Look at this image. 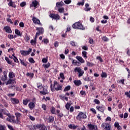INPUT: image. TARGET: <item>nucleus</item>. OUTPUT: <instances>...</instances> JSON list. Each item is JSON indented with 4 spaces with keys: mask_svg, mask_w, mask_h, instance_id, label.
I'll return each instance as SVG.
<instances>
[{
    "mask_svg": "<svg viewBox=\"0 0 130 130\" xmlns=\"http://www.w3.org/2000/svg\"><path fill=\"white\" fill-rule=\"evenodd\" d=\"M15 33L16 35H17L18 36H22V34L21 33V32L20 31V30H19L17 29H16L15 30Z\"/></svg>",
    "mask_w": 130,
    "mask_h": 130,
    "instance_id": "obj_32",
    "label": "nucleus"
},
{
    "mask_svg": "<svg viewBox=\"0 0 130 130\" xmlns=\"http://www.w3.org/2000/svg\"><path fill=\"white\" fill-rule=\"evenodd\" d=\"M26 5H27V3L25 2H23L20 3V7H25Z\"/></svg>",
    "mask_w": 130,
    "mask_h": 130,
    "instance_id": "obj_54",
    "label": "nucleus"
},
{
    "mask_svg": "<svg viewBox=\"0 0 130 130\" xmlns=\"http://www.w3.org/2000/svg\"><path fill=\"white\" fill-rule=\"evenodd\" d=\"M88 40L90 44H93V43H94V40H93V39L89 38Z\"/></svg>",
    "mask_w": 130,
    "mask_h": 130,
    "instance_id": "obj_55",
    "label": "nucleus"
},
{
    "mask_svg": "<svg viewBox=\"0 0 130 130\" xmlns=\"http://www.w3.org/2000/svg\"><path fill=\"white\" fill-rule=\"evenodd\" d=\"M28 60L31 63H35V61L34 60V59H33V58L32 57L29 58L28 59Z\"/></svg>",
    "mask_w": 130,
    "mask_h": 130,
    "instance_id": "obj_49",
    "label": "nucleus"
},
{
    "mask_svg": "<svg viewBox=\"0 0 130 130\" xmlns=\"http://www.w3.org/2000/svg\"><path fill=\"white\" fill-rule=\"evenodd\" d=\"M60 77L62 80H64L65 77H64V75L63 74V73H60Z\"/></svg>",
    "mask_w": 130,
    "mask_h": 130,
    "instance_id": "obj_53",
    "label": "nucleus"
},
{
    "mask_svg": "<svg viewBox=\"0 0 130 130\" xmlns=\"http://www.w3.org/2000/svg\"><path fill=\"white\" fill-rule=\"evenodd\" d=\"M20 111H21V112H22V113H23L24 114H27V113H28V110H25L24 109H22L20 110Z\"/></svg>",
    "mask_w": 130,
    "mask_h": 130,
    "instance_id": "obj_40",
    "label": "nucleus"
},
{
    "mask_svg": "<svg viewBox=\"0 0 130 130\" xmlns=\"http://www.w3.org/2000/svg\"><path fill=\"white\" fill-rule=\"evenodd\" d=\"M74 29H79L80 30H85V27L81 22H76L72 25Z\"/></svg>",
    "mask_w": 130,
    "mask_h": 130,
    "instance_id": "obj_3",
    "label": "nucleus"
},
{
    "mask_svg": "<svg viewBox=\"0 0 130 130\" xmlns=\"http://www.w3.org/2000/svg\"><path fill=\"white\" fill-rule=\"evenodd\" d=\"M50 112L52 113V114H56V112H55V108L54 107H51Z\"/></svg>",
    "mask_w": 130,
    "mask_h": 130,
    "instance_id": "obj_28",
    "label": "nucleus"
},
{
    "mask_svg": "<svg viewBox=\"0 0 130 130\" xmlns=\"http://www.w3.org/2000/svg\"><path fill=\"white\" fill-rule=\"evenodd\" d=\"M125 95L127 97H128V98H130V93H129V92H125Z\"/></svg>",
    "mask_w": 130,
    "mask_h": 130,
    "instance_id": "obj_64",
    "label": "nucleus"
},
{
    "mask_svg": "<svg viewBox=\"0 0 130 130\" xmlns=\"http://www.w3.org/2000/svg\"><path fill=\"white\" fill-rule=\"evenodd\" d=\"M16 117L15 121H16V124H20L21 123V118L22 117V114L18 112L15 113Z\"/></svg>",
    "mask_w": 130,
    "mask_h": 130,
    "instance_id": "obj_6",
    "label": "nucleus"
},
{
    "mask_svg": "<svg viewBox=\"0 0 130 130\" xmlns=\"http://www.w3.org/2000/svg\"><path fill=\"white\" fill-rule=\"evenodd\" d=\"M76 58L78 59V60H79V61L81 63H84L85 62V60L81 56H77L76 57Z\"/></svg>",
    "mask_w": 130,
    "mask_h": 130,
    "instance_id": "obj_22",
    "label": "nucleus"
},
{
    "mask_svg": "<svg viewBox=\"0 0 130 130\" xmlns=\"http://www.w3.org/2000/svg\"><path fill=\"white\" fill-rule=\"evenodd\" d=\"M114 125L115 127H117V129H121V127L119 125V123H118V122H115Z\"/></svg>",
    "mask_w": 130,
    "mask_h": 130,
    "instance_id": "obj_30",
    "label": "nucleus"
},
{
    "mask_svg": "<svg viewBox=\"0 0 130 130\" xmlns=\"http://www.w3.org/2000/svg\"><path fill=\"white\" fill-rule=\"evenodd\" d=\"M30 44L31 45H32V46H35V45H36V41L35 40H31Z\"/></svg>",
    "mask_w": 130,
    "mask_h": 130,
    "instance_id": "obj_39",
    "label": "nucleus"
},
{
    "mask_svg": "<svg viewBox=\"0 0 130 130\" xmlns=\"http://www.w3.org/2000/svg\"><path fill=\"white\" fill-rule=\"evenodd\" d=\"M30 101V100L28 99H26L25 100H23V104L24 105H27L28 104V103Z\"/></svg>",
    "mask_w": 130,
    "mask_h": 130,
    "instance_id": "obj_33",
    "label": "nucleus"
},
{
    "mask_svg": "<svg viewBox=\"0 0 130 130\" xmlns=\"http://www.w3.org/2000/svg\"><path fill=\"white\" fill-rule=\"evenodd\" d=\"M4 76L2 77V81H7V79L8 78V76H7V71H4L3 72Z\"/></svg>",
    "mask_w": 130,
    "mask_h": 130,
    "instance_id": "obj_16",
    "label": "nucleus"
},
{
    "mask_svg": "<svg viewBox=\"0 0 130 130\" xmlns=\"http://www.w3.org/2000/svg\"><path fill=\"white\" fill-rule=\"evenodd\" d=\"M32 21L34 24H38V25H41V23H40V20L35 17L32 18Z\"/></svg>",
    "mask_w": 130,
    "mask_h": 130,
    "instance_id": "obj_15",
    "label": "nucleus"
},
{
    "mask_svg": "<svg viewBox=\"0 0 130 130\" xmlns=\"http://www.w3.org/2000/svg\"><path fill=\"white\" fill-rule=\"evenodd\" d=\"M48 42H49V41L47 39H44L42 41V43H45V44H47Z\"/></svg>",
    "mask_w": 130,
    "mask_h": 130,
    "instance_id": "obj_41",
    "label": "nucleus"
},
{
    "mask_svg": "<svg viewBox=\"0 0 130 130\" xmlns=\"http://www.w3.org/2000/svg\"><path fill=\"white\" fill-rule=\"evenodd\" d=\"M28 117L29 119H30V120H31L32 121H34V120H35V117H34V116H32L31 115H29L28 116Z\"/></svg>",
    "mask_w": 130,
    "mask_h": 130,
    "instance_id": "obj_51",
    "label": "nucleus"
},
{
    "mask_svg": "<svg viewBox=\"0 0 130 130\" xmlns=\"http://www.w3.org/2000/svg\"><path fill=\"white\" fill-rule=\"evenodd\" d=\"M25 40L26 42H28L29 40H30V36H28L27 35H26L25 36Z\"/></svg>",
    "mask_w": 130,
    "mask_h": 130,
    "instance_id": "obj_48",
    "label": "nucleus"
},
{
    "mask_svg": "<svg viewBox=\"0 0 130 130\" xmlns=\"http://www.w3.org/2000/svg\"><path fill=\"white\" fill-rule=\"evenodd\" d=\"M73 83L75 84L76 86H81V85H82V82L80 80H75L74 81Z\"/></svg>",
    "mask_w": 130,
    "mask_h": 130,
    "instance_id": "obj_20",
    "label": "nucleus"
},
{
    "mask_svg": "<svg viewBox=\"0 0 130 130\" xmlns=\"http://www.w3.org/2000/svg\"><path fill=\"white\" fill-rule=\"evenodd\" d=\"M2 112L4 113V114H6V115L7 116V117L6 118V120L8 122H10L11 123H12L13 124H17V122L16 121V119H15V116L11 114V113H7L6 112H4V110H2Z\"/></svg>",
    "mask_w": 130,
    "mask_h": 130,
    "instance_id": "obj_1",
    "label": "nucleus"
},
{
    "mask_svg": "<svg viewBox=\"0 0 130 130\" xmlns=\"http://www.w3.org/2000/svg\"><path fill=\"white\" fill-rule=\"evenodd\" d=\"M4 29L5 30L6 33H12V29L9 26H6L4 27Z\"/></svg>",
    "mask_w": 130,
    "mask_h": 130,
    "instance_id": "obj_18",
    "label": "nucleus"
},
{
    "mask_svg": "<svg viewBox=\"0 0 130 130\" xmlns=\"http://www.w3.org/2000/svg\"><path fill=\"white\" fill-rule=\"evenodd\" d=\"M5 59L9 64H12V61L10 60L8 57H5Z\"/></svg>",
    "mask_w": 130,
    "mask_h": 130,
    "instance_id": "obj_35",
    "label": "nucleus"
},
{
    "mask_svg": "<svg viewBox=\"0 0 130 130\" xmlns=\"http://www.w3.org/2000/svg\"><path fill=\"white\" fill-rule=\"evenodd\" d=\"M43 88V90L40 91V94H42V95H46L47 94H48L49 92L47 90V89H48V86H47V85H45Z\"/></svg>",
    "mask_w": 130,
    "mask_h": 130,
    "instance_id": "obj_8",
    "label": "nucleus"
},
{
    "mask_svg": "<svg viewBox=\"0 0 130 130\" xmlns=\"http://www.w3.org/2000/svg\"><path fill=\"white\" fill-rule=\"evenodd\" d=\"M37 5H38V2L37 1L35 0L32 2L31 4H30V8L31 7H34V8H36L37 7Z\"/></svg>",
    "mask_w": 130,
    "mask_h": 130,
    "instance_id": "obj_17",
    "label": "nucleus"
},
{
    "mask_svg": "<svg viewBox=\"0 0 130 130\" xmlns=\"http://www.w3.org/2000/svg\"><path fill=\"white\" fill-rule=\"evenodd\" d=\"M53 86L52 87V84L50 85L51 91L54 92V91H60L62 89V86L60 85L58 82L56 81H54Z\"/></svg>",
    "mask_w": 130,
    "mask_h": 130,
    "instance_id": "obj_2",
    "label": "nucleus"
},
{
    "mask_svg": "<svg viewBox=\"0 0 130 130\" xmlns=\"http://www.w3.org/2000/svg\"><path fill=\"white\" fill-rule=\"evenodd\" d=\"M80 94H81V95H86V91L81 90L80 91Z\"/></svg>",
    "mask_w": 130,
    "mask_h": 130,
    "instance_id": "obj_63",
    "label": "nucleus"
},
{
    "mask_svg": "<svg viewBox=\"0 0 130 130\" xmlns=\"http://www.w3.org/2000/svg\"><path fill=\"white\" fill-rule=\"evenodd\" d=\"M96 108L98 111L102 112V113H104V110L106 109V107H105L104 105L97 106Z\"/></svg>",
    "mask_w": 130,
    "mask_h": 130,
    "instance_id": "obj_9",
    "label": "nucleus"
},
{
    "mask_svg": "<svg viewBox=\"0 0 130 130\" xmlns=\"http://www.w3.org/2000/svg\"><path fill=\"white\" fill-rule=\"evenodd\" d=\"M28 107L30 110H32L34 109V107H35V104L33 102H30L28 104Z\"/></svg>",
    "mask_w": 130,
    "mask_h": 130,
    "instance_id": "obj_19",
    "label": "nucleus"
},
{
    "mask_svg": "<svg viewBox=\"0 0 130 130\" xmlns=\"http://www.w3.org/2000/svg\"><path fill=\"white\" fill-rule=\"evenodd\" d=\"M48 121L49 123H51L52 122H53V121H54V117L52 116H50L48 118Z\"/></svg>",
    "mask_w": 130,
    "mask_h": 130,
    "instance_id": "obj_25",
    "label": "nucleus"
},
{
    "mask_svg": "<svg viewBox=\"0 0 130 130\" xmlns=\"http://www.w3.org/2000/svg\"><path fill=\"white\" fill-rule=\"evenodd\" d=\"M64 3L66 4V5H69L72 3V0H65L64 1Z\"/></svg>",
    "mask_w": 130,
    "mask_h": 130,
    "instance_id": "obj_52",
    "label": "nucleus"
},
{
    "mask_svg": "<svg viewBox=\"0 0 130 130\" xmlns=\"http://www.w3.org/2000/svg\"><path fill=\"white\" fill-rule=\"evenodd\" d=\"M42 108L45 111H46V105L45 104H43L42 105Z\"/></svg>",
    "mask_w": 130,
    "mask_h": 130,
    "instance_id": "obj_60",
    "label": "nucleus"
},
{
    "mask_svg": "<svg viewBox=\"0 0 130 130\" xmlns=\"http://www.w3.org/2000/svg\"><path fill=\"white\" fill-rule=\"evenodd\" d=\"M70 90H71V86L68 85L64 88L63 92H67V91H70Z\"/></svg>",
    "mask_w": 130,
    "mask_h": 130,
    "instance_id": "obj_36",
    "label": "nucleus"
},
{
    "mask_svg": "<svg viewBox=\"0 0 130 130\" xmlns=\"http://www.w3.org/2000/svg\"><path fill=\"white\" fill-rule=\"evenodd\" d=\"M90 5L89 4H85V8L84 9V11L85 12H89V11H91V8H89Z\"/></svg>",
    "mask_w": 130,
    "mask_h": 130,
    "instance_id": "obj_24",
    "label": "nucleus"
},
{
    "mask_svg": "<svg viewBox=\"0 0 130 130\" xmlns=\"http://www.w3.org/2000/svg\"><path fill=\"white\" fill-rule=\"evenodd\" d=\"M50 17L52 19H54V20H59L60 19V17L58 14H50Z\"/></svg>",
    "mask_w": 130,
    "mask_h": 130,
    "instance_id": "obj_12",
    "label": "nucleus"
},
{
    "mask_svg": "<svg viewBox=\"0 0 130 130\" xmlns=\"http://www.w3.org/2000/svg\"><path fill=\"white\" fill-rule=\"evenodd\" d=\"M101 77L102 78H107V74L105 72H102Z\"/></svg>",
    "mask_w": 130,
    "mask_h": 130,
    "instance_id": "obj_44",
    "label": "nucleus"
},
{
    "mask_svg": "<svg viewBox=\"0 0 130 130\" xmlns=\"http://www.w3.org/2000/svg\"><path fill=\"white\" fill-rule=\"evenodd\" d=\"M6 85H10L12 84V85H14V84H16V79L15 78H9V80L5 82Z\"/></svg>",
    "mask_w": 130,
    "mask_h": 130,
    "instance_id": "obj_10",
    "label": "nucleus"
},
{
    "mask_svg": "<svg viewBox=\"0 0 130 130\" xmlns=\"http://www.w3.org/2000/svg\"><path fill=\"white\" fill-rule=\"evenodd\" d=\"M8 77L9 79H14V78L15 77V73H14V72L12 71L10 72L9 73Z\"/></svg>",
    "mask_w": 130,
    "mask_h": 130,
    "instance_id": "obj_21",
    "label": "nucleus"
},
{
    "mask_svg": "<svg viewBox=\"0 0 130 130\" xmlns=\"http://www.w3.org/2000/svg\"><path fill=\"white\" fill-rule=\"evenodd\" d=\"M0 130H6V126L0 125Z\"/></svg>",
    "mask_w": 130,
    "mask_h": 130,
    "instance_id": "obj_57",
    "label": "nucleus"
},
{
    "mask_svg": "<svg viewBox=\"0 0 130 130\" xmlns=\"http://www.w3.org/2000/svg\"><path fill=\"white\" fill-rule=\"evenodd\" d=\"M103 40L105 41V42H107L109 41V39L106 37V36H103L102 38Z\"/></svg>",
    "mask_w": 130,
    "mask_h": 130,
    "instance_id": "obj_43",
    "label": "nucleus"
},
{
    "mask_svg": "<svg viewBox=\"0 0 130 130\" xmlns=\"http://www.w3.org/2000/svg\"><path fill=\"white\" fill-rule=\"evenodd\" d=\"M19 26L21 28H24V27H25V25L24 24V22H21L19 23Z\"/></svg>",
    "mask_w": 130,
    "mask_h": 130,
    "instance_id": "obj_56",
    "label": "nucleus"
},
{
    "mask_svg": "<svg viewBox=\"0 0 130 130\" xmlns=\"http://www.w3.org/2000/svg\"><path fill=\"white\" fill-rule=\"evenodd\" d=\"M59 13H64V8L63 7L58 8Z\"/></svg>",
    "mask_w": 130,
    "mask_h": 130,
    "instance_id": "obj_37",
    "label": "nucleus"
},
{
    "mask_svg": "<svg viewBox=\"0 0 130 130\" xmlns=\"http://www.w3.org/2000/svg\"><path fill=\"white\" fill-rule=\"evenodd\" d=\"M32 52V48H29L27 51L25 50H21L20 53L21 55H23V56H26L27 55H29L30 53Z\"/></svg>",
    "mask_w": 130,
    "mask_h": 130,
    "instance_id": "obj_7",
    "label": "nucleus"
},
{
    "mask_svg": "<svg viewBox=\"0 0 130 130\" xmlns=\"http://www.w3.org/2000/svg\"><path fill=\"white\" fill-rule=\"evenodd\" d=\"M72 63H73L75 66H79V64H78V63H80V62L77 61V60H73L72 61Z\"/></svg>",
    "mask_w": 130,
    "mask_h": 130,
    "instance_id": "obj_50",
    "label": "nucleus"
},
{
    "mask_svg": "<svg viewBox=\"0 0 130 130\" xmlns=\"http://www.w3.org/2000/svg\"><path fill=\"white\" fill-rule=\"evenodd\" d=\"M71 104L70 103H67L65 105V107L67 110H70V108L71 107Z\"/></svg>",
    "mask_w": 130,
    "mask_h": 130,
    "instance_id": "obj_34",
    "label": "nucleus"
},
{
    "mask_svg": "<svg viewBox=\"0 0 130 130\" xmlns=\"http://www.w3.org/2000/svg\"><path fill=\"white\" fill-rule=\"evenodd\" d=\"M33 130L37 129V128H39V124L34 125L32 126Z\"/></svg>",
    "mask_w": 130,
    "mask_h": 130,
    "instance_id": "obj_47",
    "label": "nucleus"
},
{
    "mask_svg": "<svg viewBox=\"0 0 130 130\" xmlns=\"http://www.w3.org/2000/svg\"><path fill=\"white\" fill-rule=\"evenodd\" d=\"M63 6H64V3L62 1L57 2L56 4V8H58V9L61 8Z\"/></svg>",
    "mask_w": 130,
    "mask_h": 130,
    "instance_id": "obj_13",
    "label": "nucleus"
},
{
    "mask_svg": "<svg viewBox=\"0 0 130 130\" xmlns=\"http://www.w3.org/2000/svg\"><path fill=\"white\" fill-rule=\"evenodd\" d=\"M39 128H40V130H46V126L44 124H40Z\"/></svg>",
    "mask_w": 130,
    "mask_h": 130,
    "instance_id": "obj_26",
    "label": "nucleus"
},
{
    "mask_svg": "<svg viewBox=\"0 0 130 130\" xmlns=\"http://www.w3.org/2000/svg\"><path fill=\"white\" fill-rule=\"evenodd\" d=\"M93 102L94 103H95V104H98V105L100 104V101H99V100L98 99H94L93 100Z\"/></svg>",
    "mask_w": 130,
    "mask_h": 130,
    "instance_id": "obj_46",
    "label": "nucleus"
},
{
    "mask_svg": "<svg viewBox=\"0 0 130 130\" xmlns=\"http://www.w3.org/2000/svg\"><path fill=\"white\" fill-rule=\"evenodd\" d=\"M70 44L71 45H72V46H76V43H75V41H72L70 42Z\"/></svg>",
    "mask_w": 130,
    "mask_h": 130,
    "instance_id": "obj_62",
    "label": "nucleus"
},
{
    "mask_svg": "<svg viewBox=\"0 0 130 130\" xmlns=\"http://www.w3.org/2000/svg\"><path fill=\"white\" fill-rule=\"evenodd\" d=\"M37 85H38V89H39L40 90H42V88H43V87H44V86H43L42 84L41 83H37Z\"/></svg>",
    "mask_w": 130,
    "mask_h": 130,
    "instance_id": "obj_42",
    "label": "nucleus"
},
{
    "mask_svg": "<svg viewBox=\"0 0 130 130\" xmlns=\"http://www.w3.org/2000/svg\"><path fill=\"white\" fill-rule=\"evenodd\" d=\"M102 127H105V130H110L111 126L109 123H103L102 125Z\"/></svg>",
    "mask_w": 130,
    "mask_h": 130,
    "instance_id": "obj_11",
    "label": "nucleus"
},
{
    "mask_svg": "<svg viewBox=\"0 0 130 130\" xmlns=\"http://www.w3.org/2000/svg\"><path fill=\"white\" fill-rule=\"evenodd\" d=\"M45 69H48V68H49V67H50V63L48 62L47 64H43Z\"/></svg>",
    "mask_w": 130,
    "mask_h": 130,
    "instance_id": "obj_45",
    "label": "nucleus"
},
{
    "mask_svg": "<svg viewBox=\"0 0 130 130\" xmlns=\"http://www.w3.org/2000/svg\"><path fill=\"white\" fill-rule=\"evenodd\" d=\"M68 126L69 128H71V129H76V128L78 127V126L72 124L69 125Z\"/></svg>",
    "mask_w": 130,
    "mask_h": 130,
    "instance_id": "obj_27",
    "label": "nucleus"
},
{
    "mask_svg": "<svg viewBox=\"0 0 130 130\" xmlns=\"http://www.w3.org/2000/svg\"><path fill=\"white\" fill-rule=\"evenodd\" d=\"M78 120H82V119H86L87 118V115L86 114L83 113L82 112H80L77 116L76 117Z\"/></svg>",
    "mask_w": 130,
    "mask_h": 130,
    "instance_id": "obj_5",
    "label": "nucleus"
},
{
    "mask_svg": "<svg viewBox=\"0 0 130 130\" xmlns=\"http://www.w3.org/2000/svg\"><path fill=\"white\" fill-rule=\"evenodd\" d=\"M87 54H88V53L86 52V51H82V55L83 57L85 58V59H87Z\"/></svg>",
    "mask_w": 130,
    "mask_h": 130,
    "instance_id": "obj_29",
    "label": "nucleus"
},
{
    "mask_svg": "<svg viewBox=\"0 0 130 130\" xmlns=\"http://www.w3.org/2000/svg\"><path fill=\"white\" fill-rule=\"evenodd\" d=\"M7 95L8 97H14V96H15V93H8Z\"/></svg>",
    "mask_w": 130,
    "mask_h": 130,
    "instance_id": "obj_58",
    "label": "nucleus"
},
{
    "mask_svg": "<svg viewBox=\"0 0 130 130\" xmlns=\"http://www.w3.org/2000/svg\"><path fill=\"white\" fill-rule=\"evenodd\" d=\"M37 30H38L36 33H38L39 35H41V34H43V32H44V29L43 27H37Z\"/></svg>",
    "mask_w": 130,
    "mask_h": 130,
    "instance_id": "obj_14",
    "label": "nucleus"
},
{
    "mask_svg": "<svg viewBox=\"0 0 130 130\" xmlns=\"http://www.w3.org/2000/svg\"><path fill=\"white\" fill-rule=\"evenodd\" d=\"M86 66H87V67H90V68H91L94 66V63L90 62L89 61H87Z\"/></svg>",
    "mask_w": 130,
    "mask_h": 130,
    "instance_id": "obj_38",
    "label": "nucleus"
},
{
    "mask_svg": "<svg viewBox=\"0 0 130 130\" xmlns=\"http://www.w3.org/2000/svg\"><path fill=\"white\" fill-rule=\"evenodd\" d=\"M47 61H48V60H47V59H46V58H43L42 62H44V63H46V62H47Z\"/></svg>",
    "mask_w": 130,
    "mask_h": 130,
    "instance_id": "obj_61",
    "label": "nucleus"
},
{
    "mask_svg": "<svg viewBox=\"0 0 130 130\" xmlns=\"http://www.w3.org/2000/svg\"><path fill=\"white\" fill-rule=\"evenodd\" d=\"M11 101L13 104H18L19 103V100L16 98L11 99Z\"/></svg>",
    "mask_w": 130,
    "mask_h": 130,
    "instance_id": "obj_23",
    "label": "nucleus"
},
{
    "mask_svg": "<svg viewBox=\"0 0 130 130\" xmlns=\"http://www.w3.org/2000/svg\"><path fill=\"white\" fill-rule=\"evenodd\" d=\"M74 72L75 73H78L79 78H81V77L83 76V75L84 74V71L82 70V69H81L80 67H76L74 69Z\"/></svg>",
    "mask_w": 130,
    "mask_h": 130,
    "instance_id": "obj_4",
    "label": "nucleus"
},
{
    "mask_svg": "<svg viewBox=\"0 0 130 130\" xmlns=\"http://www.w3.org/2000/svg\"><path fill=\"white\" fill-rule=\"evenodd\" d=\"M96 59H98V60H100L101 62H103V59L100 56L96 57Z\"/></svg>",
    "mask_w": 130,
    "mask_h": 130,
    "instance_id": "obj_59",
    "label": "nucleus"
},
{
    "mask_svg": "<svg viewBox=\"0 0 130 130\" xmlns=\"http://www.w3.org/2000/svg\"><path fill=\"white\" fill-rule=\"evenodd\" d=\"M8 6H9V7H12L13 8H16V5L14 2H12V0H10V2L8 3Z\"/></svg>",
    "mask_w": 130,
    "mask_h": 130,
    "instance_id": "obj_31",
    "label": "nucleus"
}]
</instances>
